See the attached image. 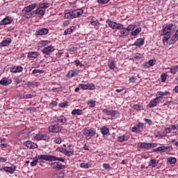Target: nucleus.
<instances>
[{
  "mask_svg": "<svg viewBox=\"0 0 178 178\" xmlns=\"http://www.w3.org/2000/svg\"><path fill=\"white\" fill-rule=\"evenodd\" d=\"M35 159H33V161L31 162V166H36L37 163L39 162H42L41 161H47V162H56L58 161V162H65L66 161V159L63 157H57L56 156L54 155H48V154H41L36 156Z\"/></svg>",
  "mask_w": 178,
  "mask_h": 178,
  "instance_id": "obj_1",
  "label": "nucleus"
},
{
  "mask_svg": "<svg viewBox=\"0 0 178 178\" xmlns=\"http://www.w3.org/2000/svg\"><path fill=\"white\" fill-rule=\"evenodd\" d=\"M176 30V25L175 24L170 23L167 24L165 26H163V45H168L169 44V40L172 35V33Z\"/></svg>",
  "mask_w": 178,
  "mask_h": 178,
  "instance_id": "obj_2",
  "label": "nucleus"
},
{
  "mask_svg": "<svg viewBox=\"0 0 178 178\" xmlns=\"http://www.w3.org/2000/svg\"><path fill=\"white\" fill-rule=\"evenodd\" d=\"M53 122L58 124L59 123H61V124H66V123L67 122V118H66L65 115H60L53 118Z\"/></svg>",
  "mask_w": 178,
  "mask_h": 178,
  "instance_id": "obj_3",
  "label": "nucleus"
},
{
  "mask_svg": "<svg viewBox=\"0 0 178 178\" xmlns=\"http://www.w3.org/2000/svg\"><path fill=\"white\" fill-rule=\"evenodd\" d=\"M62 129H63V127L60 126L59 124H54L49 127V131H50V133H60Z\"/></svg>",
  "mask_w": 178,
  "mask_h": 178,
  "instance_id": "obj_4",
  "label": "nucleus"
},
{
  "mask_svg": "<svg viewBox=\"0 0 178 178\" xmlns=\"http://www.w3.org/2000/svg\"><path fill=\"white\" fill-rule=\"evenodd\" d=\"M83 136H85V137L86 138H91V137H94V136H95L96 132L95 130L92 129H88L86 128L83 130Z\"/></svg>",
  "mask_w": 178,
  "mask_h": 178,
  "instance_id": "obj_5",
  "label": "nucleus"
},
{
  "mask_svg": "<svg viewBox=\"0 0 178 178\" xmlns=\"http://www.w3.org/2000/svg\"><path fill=\"white\" fill-rule=\"evenodd\" d=\"M172 151L173 149V147L172 146H160L157 148L153 149V152H166V151Z\"/></svg>",
  "mask_w": 178,
  "mask_h": 178,
  "instance_id": "obj_6",
  "label": "nucleus"
},
{
  "mask_svg": "<svg viewBox=\"0 0 178 178\" xmlns=\"http://www.w3.org/2000/svg\"><path fill=\"white\" fill-rule=\"evenodd\" d=\"M51 168L52 169H55L56 170H62V169H65L66 165H62L59 162H53L50 164Z\"/></svg>",
  "mask_w": 178,
  "mask_h": 178,
  "instance_id": "obj_7",
  "label": "nucleus"
},
{
  "mask_svg": "<svg viewBox=\"0 0 178 178\" xmlns=\"http://www.w3.org/2000/svg\"><path fill=\"white\" fill-rule=\"evenodd\" d=\"M55 51V47L52 45L47 46L44 47L42 50V52L44 54L45 56L51 55L52 52Z\"/></svg>",
  "mask_w": 178,
  "mask_h": 178,
  "instance_id": "obj_8",
  "label": "nucleus"
},
{
  "mask_svg": "<svg viewBox=\"0 0 178 178\" xmlns=\"http://www.w3.org/2000/svg\"><path fill=\"white\" fill-rule=\"evenodd\" d=\"M35 140L38 141L43 140L44 141H48L49 140V135L47 134H38L35 136Z\"/></svg>",
  "mask_w": 178,
  "mask_h": 178,
  "instance_id": "obj_9",
  "label": "nucleus"
},
{
  "mask_svg": "<svg viewBox=\"0 0 178 178\" xmlns=\"http://www.w3.org/2000/svg\"><path fill=\"white\" fill-rule=\"evenodd\" d=\"M33 13L37 16V17H42L45 15V9L38 8V9L33 10Z\"/></svg>",
  "mask_w": 178,
  "mask_h": 178,
  "instance_id": "obj_10",
  "label": "nucleus"
},
{
  "mask_svg": "<svg viewBox=\"0 0 178 178\" xmlns=\"http://www.w3.org/2000/svg\"><path fill=\"white\" fill-rule=\"evenodd\" d=\"M13 22V19L7 16L0 22V26H7V24H10Z\"/></svg>",
  "mask_w": 178,
  "mask_h": 178,
  "instance_id": "obj_11",
  "label": "nucleus"
},
{
  "mask_svg": "<svg viewBox=\"0 0 178 178\" xmlns=\"http://www.w3.org/2000/svg\"><path fill=\"white\" fill-rule=\"evenodd\" d=\"M161 99H159V97H156L154 99H152L148 104L149 108H155L159 102H161Z\"/></svg>",
  "mask_w": 178,
  "mask_h": 178,
  "instance_id": "obj_12",
  "label": "nucleus"
},
{
  "mask_svg": "<svg viewBox=\"0 0 178 178\" xmlns=\"http://www.w3.org/2000/svg\"><path fill=\"white\" fill-rule=\"evenodd\" d=\"M10 72H11V73H20L23 72V67L20 65L19 66L14 65L10 67Z\"/></svg>",
  "mask_w": 178,
  "mask_h": 178,
  "instance_id": "obj_13",
  "label": "nucleus"
},
{
  "mask_svg": "<svg viewBox=\"0 0 178 178\" xmlns=\"http://www.w3.org/2000/svg\"><path fill=\"white\" fill-rule=\"evenodd\" d=\"M24 145L27 148H29L30 149H35V148H38V145L37 143H33L31 140H28L25 142Z\"/></svg>",
  "mask_w": 178,
  "mask_h": 178,
  "instance_id": "obj_14",
  "label": "nucleus"
},
{
  "mask_svg": "<svg viewBox=\"0 0 178 178\" xmlns=\"http://www.w3.org/2000/svg\"><path fill=\"white\" fill-rule=\"evenodd\" d=\"M0 84L1 86H9V84H12V79L3 77L0 80Z\"/></svg>",
  "mask_w": 178,
  "mask_h": 178,
  "instance_id": "obj_15",
  "label": "nucleus"
},
{
  "mask_svg": "<svg viewBox=\"0 0 178 178\" xmlns=\"http://www.w3.org/2000/svg\"><path fill=\"white\" fill-rule=\"evenodd\" d=\"M83 13L84 10L83 9L74 10L72 11V16L74 19H76V17H80Z\"/></svg>",
  "mask_w": 178,
  "mask_h": 178,
  "instance_id": "obj_16",
  "label": "nucleus"
},
{
  "mask_svg": "<svg viewBox=\"0 0 178 178\" xmlns=\"http://www.w3.org/2000/svg\"><path fill=\"white\" fill-rule=\"evenodd\" d=\"M35 8H37V4L36 3H32L29 6H27L26 7L24 8V9L22 10V12H29L31 13V10H33V9H35Z\"/></svg>",
  "mask_w": 178,
  "mask_h": 178,
  "instance_id": "obj_17",
  "label": "nucleus"
},
{
  "mask_svg": "<svg viewBox=\"0 0 178 178\" xmlns=\"http://www.w3.org/2000/svg\"><path fill=\"white\" fill-rule=\"evenodd\" d=\"M49 33V31L48 29L42 28L41 29H39L36 31V35H47Z\"/></svg>",
  "mask_w": 178,
  "mask_h": 178,
  "instance_id": "obj_18",
  "label": "nucleus"
},
{
  "mask_svg": "<svg viewBox=\"0 0 178 178\" xmlns=\"http://www.w3.org/2000/svg\"><path fill=\"white\" fill-rule=\"evenodd\" d=\"M16 170V165H12L11 167H4V172L13 175Z\"/></svg>",
  "mask_w": 178,
  "mask_h": 178,
  "instance_id": "obj_19",
  "label": "nucleus"
},
{
  "mask_svg": "<svg viewBox=\"0 0 178 178\" xmlns=\"http://www.w3.org/2000/svg\"><path fill=\"white\" fill-rule=\"evenodd\" d=\"M108 66L109 69H111V70H113V69L116 67V63H115V59L112 58H109L108 61Z\"/></svg>",
  "mask_w": 178,
  "mask_h": 178,
  "instance_id": "obj_20",
  "label": "nucleus"
},
{
  "mask_svg": "<svg viewBox=\"0 0 178 178\" xmlns=\"http://www.w3.org/2000/svg\"><path fill=\"white\" fill-rule=\"evenodd\" d=\"M12 39L7 38L6 40H3L1 42H0V47H8V45H10Z\"/></svg>",
  "mask_w": 178,
  "mask_h": 178,
  "instance_id": "obj_21",
  "label": "nucleus"
},
{
  "mask_svg": "<svg viewBox=\"0 0 178 178\" xmlns=\"http://www.w3.org/2000/svg\"><path fill=\"white\" fill-rule=\"evenodd\" d=\"M111 116V118H113V119H116V118L119 117V113L118 112V111H115V110H111L109 111L108 114H107V116Z\"/></svg>",
  "mask_w": 178,
  "mask_h": 178,
  "instance_id": "obj_22",
  "label": "nucleus"
},
{
  "mask_svg": "<svg viewBox=\"0 0 178 178\" xmlns=\"http://www.w3.org/2000/svg\"><path fill=\"white\" fill-rule=\"evenodd\" d=\"M166 95H170V92H157L156 97L159 99L162 100V97H166Z\"/></svg>",
  "mask_w": 178,
  "mask_h": 178,
  "instance_id": "obj_23",
  "label": "nucleus"
},
{
  "mask_svg": "<svg viewBox=\"0 0 178 178\" xmlns=\"http://www.w3.org/2000/svg\"><path fill=\"white\" fill-rule=\"evenodd\" d=\"M144 44V39L143 38H138L137 39L134 43V45L135 47H143V44Z\"/></svg>",
  "mask_w": 178,
  "mask_h": 178,
  "instance_id": "obj_24",
  "label": "nucleus"
},
{
  "mask_svg": "<svg viewBox=\"0 0 178 178\" xmlns=\"http://www.w3.org/2000/svg\"><path fill=\"white\" fill-rule=\"evenodd\" d=\"M129 138H130V136L127 135H122L118 138V141H119V143H123V141H128Z\"/></svg>",
  "mask_w": 178,
  "mask_h": 178,
  "instance_id": "obj_25",
  "label": "nucleus"
},
{
  "mask_svg": "<svg viewBox=\"0 0 178 178\" xmlns=\"http://www.w3.org/2000/svg\"><path fill=\"white\" fill-rule=\"evenodd\" d=\"M106 24L108 25V26L112 29V30H115L116 28V22L113 21H111V19H108L106 21Z\"/></svg>",
  "mask_w": 178,
  "mask_h": 178,
  "instance_id": "obj_26",
  "label": "nucleus"
},
{
  "mask_svg": "<svg viewBox=\"0 0 178 178\" xmlns=\"http://www.w3.org/2000/svg\"><path fill=\"white\" fill-rule=\"evenodd\" d=\"M76 30L75 26H71L70 28H68L64 31V35H67L69 34H72L73 31Z\"/></svg>",
  "mask_w": 178,
  "mask_h": 178,
  "instance_id": "obj_27",
  "label": "nucleus"
},
{
  "mask_svg": "<svg viewBox=\"0 0 178 178\" xmlns=\"http://www.w3.org/2000/svg\"><path fill=\"white\" fill-rule=\"evenodd\" d=\"M159 162L154 159H150L149 161V166H152V168H156L158 166Z\"/></svg>",
  "mask_w": 178,
  "mask_h": 178,
  "instance_id": "obj_28",
  "label": "nucleus"
},
{
  "mask_svg": "<svg viewBox=\"0 0 178 178\" xmlns=\"http://www.w3.org/2000/svg\"><path fill=\"white\" fill-rule=\"evenodd\" d=\"M38 55H40L38 54V51H30V52L28 53L27 56H28V58H35L38 56Z\"/></svg>",
  "mask_w": 178,
  "mask_h": 178,
  "instance_id": "obj_29",
  "label": "nucleus"
},
{
  "mask_svg": "<svg viewBox=\"0 0 178 178\" xmlns=\"http://www.w3.org/2000/svg\"><path fill=\"white\" fill-rule=\"evenodd\" d=\"M168 69L170 70V73H172V74H176L177 72H178V65L172 66Z\"/></svg>",
  "mask_w": 178,
  "mask_h": 178,
  "instance_id": "obj_30",
  "label": "nucleus"
},
{
  "mask_svg": "<svg viewBox=\"0 0 178 178\" xmlns=\"http://www.w3.org/2000/svg\"><path fill=\"white\" fill-rule=\"evenodd\" d=\"M138 147L139 148H143V149L149 148V143H139L138 144Z\"/></svg>",
  "mask_w": 178,
  "mask_h": 178,
  "instance_id": "obj_31",
  "label": "nucleus"
},
{
  "mask_svg": "<svg viewBox=\"0 0 178 178\" xmlns=\"http://www.w3.org/2000/svg\"><path fill=\"white\" fill-rule=\"evenodd\" d=\"M167 162L170 163V165H175V163L177 162V159L175 157H169L167 159Z\"/></svg>",
  "mask_w": 178,
  "mask_h": 178,
  "instance_id": "obj_32",
  "label": "nucleus"
},
{
  "mask_svg": "<svg viewBox=\"0 0 178 178\" xmlns=\"http://www.w3.org/2000/svg\"><path fill=\"white\" fill-rule=\"evenodd\" d=\"M100 131L103 136H106L109 133V129L106 127H103L100 129Z\"/></svg>",
  "mask_w": 178,
  "mask_h": 178,
  "instance_id": "obj_33",
  "label": "nucleus"
},
{
  "mask_svg": "<svg viewBox=\"0 0 178 178\" xmlns=\"http://www.w3.org/2000/svg\"><path fill=\"white\" fill-rule=\"evenodd\" d=\"M120 37H124L126 35H129V32L126 29V28H123L122 31H120Z\"/></svg>",
  "mask_w": 178,
  "mask_h": 178,
  "instance_id": "obj_34",
  "label": "nucleus"
},
{
  "mask_svg": "<svg viewBox=\"0 0 178 178\" xmlns=\"http://www.w3.org/2000/svg\"><path fill=\"white\" fill-rule=\"evenodd\" d=\"M72 115H83V110L81 109H74L71 112Z\"/></svg>",
  "mask_w": 178,
  "mask_h": 178,
  "instance_id": "obj_35",
  "label": "nucleus"
},
{
  "mask_svg": "<svg viewBox=\"0 0 178 178\" xmlns=\"http://www.w3.org/2000/svg\"><path fill=\"white\" fill-rule=\"evenodd\" d=\"M89 108H95V101L92 99H89L87 102Z\"/></svg>",
  "mask_w": 178,
  "mask_h": 178,
  "instance_id": "obj_36",
  "label": "nucleus"
},
{
  "mask_svg": "<svg viewBox=\"0 0 178 178\" xmlns=\"http://www.w3.org/2000/svg\"><path fill=\"white\" fill-rule=\"evenodd\" d=\"M91 166V164H89L88 163H81L80 164V168L82 169H89V168Z\"/></svg>",
  "mask_w": 178,
  "mask_h": 178,
  "instance_id": "obj_37",
  "label": "nucleus"
},
{
  "mask_svg": "<svg viewBox=\"0 0 178 178\" xmlns=\"http://www.w3.org/2000/svg\"><path fill=\"white\" fill-rule=\"evenodd\" d=\"M64 17L65 19H74L72 11L66 13Z\"/></svg>",
  "mask_w": 178,
  "mask_h": 178,
  "instance_id": "obj_38",
  "label": "nucleus"
},
{
  "mask_svg": "<svg viewBox=\"0 0 178 178\" xmlns=\"http://www.w3.org/2000/svg\"><path fill=\"white\" fill-rule=\"evenodd\" d=\"M77 74V71L75 70H71L67 72V76L68 77H74Z\"/></svg>",
  "mask_w": 178,
  "mask_h": 178,
  "instance_id": "obj_39",
  "label": "nucleus"
},
{
  "mask_svg": "<svg viewBox=\"0 0 178 178\" xmlns=\"http://www.w3.org/2000/svg\"><path fill=\"white\" fill-rule=\"evenodd\" d=\"M64 154L66 155V156H72L74 155V150L71 149L69 151L65 149V152Z\"/></svg>",
  "mask_w": 178,
  "mask_h": 178,
  "instance_id": "obj_40",
  "label": "nucleus"
},
{
  "mask_svg": "<svg viewBox=\"0 0 178 178\" xmlns=\"http://www.w3.org/2000/svg\"><path fill=\"white\" fill-rule=\"evenodd\" d=\"M178 40V36L175 33L170 39V44H175Z\"/></svg>",
  "mask_w": 178,
  "mask_h": 178,
  "instance_id": "obj_41",
  "label": "nucleus"
},
{
  "mask_svg": "<svg viewBox=\"0 0 178 178\" xmlns=\"http://www.w3.org/2000/svg\"><path fill=\"white\" fill-rule=\"evenodd\" d=\"M20 98L22 99L33 98V95H31V94H24V95L20 96Z\"/></svg>",
  "mask_w": 178,
  "mask_h": 178,
  "instance_id": "obj_42",
  "label": "nucleus"
},
{
  "mask_svg": "<svg viewBox=\"0 0 178 178\" xmlns=\"http://www.w3.org/2000/svg\"><path fill=\"white\" fill-rule=\"evenodd\" d=\"M23 17H25V19H30L33 16V14L30 12H24Z\"/></svg>",
  "mask_w": 178,
  "mask_h": 178,
  "instance_id": "obj_43",
  "label": "nucleus"
},
{
  "mask_svg": "<svg viewBox=\"0 0 178 178\" xmlns=\"http://www.w3.org/2000/svg\"><path fill=\"white\" fill-rule=\"evenodd\" d=\"M139 33H141V28H137L135 31H132L131 33V35H137V34H139Z\"/></svg>",
  "mask_w": 178,
  "mask_h": 178,
  "instance_id": "obj_44",
  "label": "nucleus"
},
{
  "mask_svg": "<svg viewBox=\"0 0 178 178\" xmlns=\"http://www.w3.org/2000/svg\"><path fill=\"white\" fill-rule=\"evenodd\" d=\"M78 87L79 88H81L82 90H88V84L80 83V84H79Z\"/></svg>",
  "mask_w": 178,
  "mask_h": 178,
  "instance_id": "obj_45",
  "label": "nucleus"
},
{
  "mask_svg": "<svg viewBox=\"0 0 178 178\" xmlns=\"http://www.w3.org/2000/svg\"><path fill=\"white\" fill-rule=\"evenodd\" d=\"M124 26L122 24H115V30H123Z\"/></svg>",
  "mask_w": 178,
  "mask_h": 178,
  "instance_id": "obj_46",
  "label": "nucleus"
},
{
  "mask_svg": "<svg viewBox=\"0 0 178 178\" xmlns=\"http://www.w3.org/2000/svg\"><path fill=\"white\" fill-rule=\"evenodd\" d=\"M103 168L104 169H106V170H111V169H112V167H111V164L109 163H104Z\"/></svg>",
  "mask_w": 178,
  "mask_h": 178,
  "instance_id": "obj_47",
  "label": "nucleus"
},
{
  "mask_svg": "<svg viewBox=\"0 0 178 178\" xmlns=\"http://www.w3.org/2000/svg\"><path fill=\"white\" fill-rule=\"evenodd\" d=\"M42 74V73H44V70H33L32 71V74Z\"/></svg>",
  "mask_w": 178,
  "mask_h": 178,
  "instance_id": "obj_48",
  "label": "nucleus"
},
{
  "mask_svg": "<svg viewBox=\"0 0 178 178\" xmlns=\"http://www.w3.org/2000/svg\"><path fill=\"white\" fill-rule=\"evenodd\" d=\"M168 78V75L165 73L161 75V82L165 83L166 81V79Z\"/></svg>",
  "mask_w": 178,
  "mask_h": 178,
  "instance_id": "obj_49",
  "label": "nucleus"
},
{
  "mask_svg": "<svg viewBox=\"0 0 178 178\" xmlns=\"http://www.w3.org/2000/svg\"><path fill=\"white\" fill-rule=\"evenodd\" d=\"M49 4L48 3H43L40 5V9H45V8H49Z\"/></svg>",
  "mask_w": 178,
  "mask_h": 178,
  "instance_id": "obj_50",
  "label": "nucleus"
},
{
  "mask_svg": "<svg viewBox=\"0 0 178 178\" xmlns=\"http://www.w3.org/2000/svg\"><path fill=\"white\" fill-rule=\"evenodd\" d=\"M136 27L134 25H129L125 29H127V31L129 33V31H132V30H134Z\"/></svg>",
  "mask_w": 178,
  "mask_h": 178,
  "instance_id": "obj_51",
  "label": "nucleus"
},
{
  "mask_svg": "<svg viewBox=\"0 0 178 178\" xmlns=\"http://www.w3.org/2000/svg\"><path fill=\"white\" fill-rule=\"evenodd\" d=\"M62 54H63V53L62 52V50L58 51V52L56 54V58H53L54 60H56L58 59H58L60 58V56H61Z\"/></svg>",
  "mask_w": 178,
  "mask_h": 178,
  "instance_id": "obj_52",
  "label": "nucleus"
},
{
  "mask_svg": "<svg viewBox=\"0 0 178 178\" xmlns=\"http://www.w3.org/2000/svg\"><path fill=\"white\" fill-rule=\"evenodd\" d=\"M88 90H95V85L94 83H88Z\"/></svg>",
  "mask_w": 178,
  "mask_h": 178,
  "instance_id": "obj_53",
  "label": "nucleus"
},
{
  "mask_svg": "<svg viewBox=\"0 0 178 178\" xmlns=\"http://www.w3.org/2000/svg\"><path fill=\"white\" fill-rule=\"evenodd\" d=\"M111 0H97L98 3H101L102 5H105V3H108Z\"/></svg>",
  "mask_w": 178,
  "mask_h": 178,
  "instance_id": "obj_54",
  "label": "nucleus"
},
{
  "mask_svg": "<svg viewBox=\"0 0 178 178\" xmlns=\"http://www.w3.org/2000/svg\"><path fill=\"white\" fill-rule=\"evenodd\" d=\"M134 109L135 111H140L141 110V105H140V104H134Z\"/></svg>",
  "mask_w": 178,
  "mask_h": 178,
  "instance_id": "obj_55",
  "label": "nucleus"
},
{
  "mask_svg": "<svg viewBox=\"0 0 178 178\" xmlns=\"http://www.w3.org/2000/svg\"><path fill=\"white\" fill-rule=\"evenodd\" d=\"M56 105H58V102H55V101H52V102L49 104L50 108H55V106H56Z\"/></svg>",
  "mask_w": 178,
  "mask_h": 178,
  "instance_id": "obj_56",
  "label": "nucleus"
},
{
  "mask_svg": "<svg viewBox=\"0 0 178 178\" xmlns=\"http://www.w3.org/2000/svg\"><path fill=\"white\" fill-rule=\"evenodd\" d=\"M90 24L92 26H98V24H99V22L98 21V19H95V21L90 22Z\"/></svg>",
  "mask_w": 178,
  "mask_h": 178,
  "instance_id": "obj_57",
  "label": "nucleus"
},
{
  "mask_svg": "<svg viewBox=\"0 0 178 178\" xmlns=\"http://www.w3.org/2000/svg\"><path fill=\"white\" fill-rule=\"evenodd\" d=\"M141 58H143V54L140 53H137L134 56V59H141Z\"/></svg>",
  "mask_w": 178,
  "mask_h": 178,
  "instance_id": "obj_58",
  "label": "nucleus"
},
{
  "mask_svg": "<svg viewBox=\"0 0 178 178\" xmlns=\"http://www.w3.org/2000/svg\"><path fill=\"white\" fill-rule=\"evenodd\" d=\"M54 143H55L56 144H60V143H62V138H60V137L56 138V139L54 140Z\"/></svg>",
  "mask_w": 178,
  "mask_h": 178,
  "instance_id": "obj_59",
  "label": "nucleus"
},
{
  "mask_svg": "<svg viewBox=\"0 0 178 178\" xmlns=\"http://www.w3.org/2000/svg\"><path fill=\"white\" fill-rule=\"evenodd\" d=\"M131 130L134 133H140V130H138L137 126L132 127Z\"/></svg>",
  "mask_w": 178,
  "mask_h": 178,
  "instance_id": "obj_60",
  "label": "nucleus"
},
{
  "mask_svg": "<svg viewBox=\"0 0 178 178\" xmlns=\"http://www.w3.org/2000/svg\"><path fill=\"white\" fill-rule=\"evenodd\" d=\"M75 65L76 66H83V63L80 62V60H75Z\"/></svg>",
  "mask_w": 178,
  "mask_h": 178,
  "instance_id": "obj_61",
  "label": "nucleus"
},
{
  "mask_svg": "<svg viewBox=\"0 0 178 178\" xmlns=\"http://www.w3.org/2000/svg\"><path fill=\"white\" fill-rule=\"evenodd\" d=\"M138 129H143L144 127V124L141 123V122H138L136 125Z\"/></svg>",
  "mask_w": 178,
  "mask_h": 178,
  "instance_id": "obj_62",
  "label": "nucleus"
},
{
  "mask_svg": "<svg viewBox=\"0 0 178 178\" xmlns=\"http://www.w3.org/2000/svg\"><path fill=\"white\" fill-rule=\"evenodd\" d=\"M147 63H149V66H154L155 65V60H149Z\"/></svg>",
  "mask_w": 178,
  "mask_h": 178,
  "instance_id": "obj_63",
  "label": "nucleus"
},
{
  "mask_svg": "<svg viewBox=\"0 0 178 178\" xmlns=\"http://www.w3.org/2000/svg\"><path fill=\"white\" fill-rule=\"evenodd\" d=\"M67 102H62V103H60V104H59V106H60V108H65V106H67Z\"/></svg>",
  "mask_w": 178,
  "mask_h": 178,
  "instance_id": "obj_64",
  "label": "nucleus"
}]
</instances>
